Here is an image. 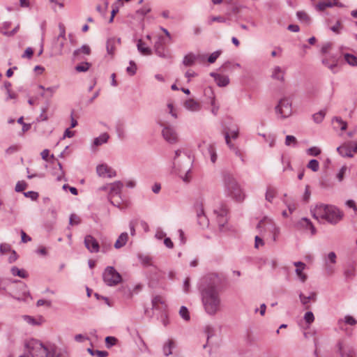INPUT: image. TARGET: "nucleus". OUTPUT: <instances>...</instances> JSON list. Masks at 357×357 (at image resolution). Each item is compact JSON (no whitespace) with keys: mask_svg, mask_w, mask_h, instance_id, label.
<instances>
[{"mask_svg":"<svg viewBox=\"0 0 357 357\" xmlns=\"http://www.w3.org/2000/svg\"><path fill=\"white\" fill-rule=\"evenodd\" d=\"M220 282L216 274L210 273L202 279L199 287L204 311L210 316L215 315L220 310L221 299L218 290Z\"/></svg>","mask_w":357,"mask_h":357,"instance_id":"1","label":"nucleus"},{"mask_svg":"<svg viewBox=\"0 0 357 357\" xmlns=\"http://www.w3.org/2000/svg\"><path fill=\"white\" fill-rule=\"evenodd\" d=\"M28 354L19 357H70L66 349L54 344L44 345L38 340H31L26 344Z\"/></svg>","mask_w":357,"mask_h":357,"instance_id":"2","label":"nucleus"},{"mask_svg":"<svg viewBox=\"0 0 357 357\" xmlns=\"http://www.w3.org/2000/svg\"><path fill=\"white\" fill-rule=\"evenodd\" d=\"M311 213L317 220H325L331 225L337 224L343 218V213L336 206L318 204L311 209Z\"/></svg>","mask_w":357,"mask_h":357,"instance_id":"3","label":"nucleus"},{"mask_svg":"<svg viewBox=\"0 0 357 357\" xmlns=\"http://www.w3.org/2000/svg\"><path fill=\"white\" fill-rule=\"evenodd\" d=\"M192 163V159L190 157L189 151L186 150L178 149L175 151V156L173 161V168L175 171H182L186 172L183 180L185 182L189 181V178L187 176L190 172V167Z\"/></svg>","mask_w":357,"mask_h":357,"instance_id":"4","label":"nucleus"},{"mask_svg":"<svg viewBox=\"0 0 357 357\" xmlns=\"http://www.w3.org/2000/svg\"><path fill=\"white\" fill-rule=\"evenodd\" d=\"M223 182L226 192L229 196L238 202L244 199L245 195L234 176L230 173H225Z\"/></svg>","mask_w":357,"mask_h":357,"instance_id":"5","label":"nucleus"},{"mask_svg":"<svg viewBox=\"0 0 357 357\" xmlns=\"http://www.w3.org/2000/svg\"><path fill=\"white\" fill-rule=\"evenodd\" d=\"M104 282L109 287H114L121 283L122 277L113 266H107L102 273Z\"/></svg>","mask_w":357,"mask_h":357,"instance_id":"6","label":"nucleus"},{"mask_svg":"<svg viewBox=\"0 0 357 357\" xmlns=\"http://www.w3.org/2000/svg\"><path fill=\"white\" fill-rule=\"evenodd\" d=\"M158 124L162 128V135L167 142L169 144L178 142V137L174 127L162 120L158 121Z\"/></svg>","mask_w":357,"mask_h":357,"instance_id":"7","label":"nucleus"},{"mask_svg":"<svg viewBox=\"0 0 357 357\" xmlns=\"http://www.w3.org/2000/svg\"><path fill=\"white\" fill-rule=\"evenodd\" d=\"M275 110L276 114L280 115L282 119L289 117L292 113L291 101L287 98H282L275 106Z\"/></svg>","mask_w":357,"mask_h":357,"instance_id":"8","label":"nucleus"},{"mask_svg":"<svg viewBox=\"0 0 357 357\" xmlns=\"http://www.w3.org/2000/svg\"><path fill=\"white\" fill-rule=\"evenodd\" d=\"M195 210L197 213L198 224L202 228L207 227L209 225V221L204 213L203 203L202 202H197L195 204Z\"/></svg>","mask_w":357,"mask_h":357,"instance_id":"9","label":"nucleus"},{"mask_svg":"<svg viewBox=\"0 0 357 357\" xmlns=\"http://www.w3.org/2000/svg\"><path fill=\"white\" fill-rule=\"evenodd\" d=\"M214 213L216 215V220L220 229H222L227 222V208L225 205H221L214 209Z\"/></svg>","mask_w":357,"mask_h":357,"instance_id":"10","label":"nucleus"},{"mask_svg":"<svg viewBox=\"0 0 357 357\" xmlns=\"http://www.w3.org/2000/svg\"><path fill=\"white\" fill-rule=\"evenodd\" d=\"M336 347L337 349V352L339 353L341 357L356 356V350L352 346H344L342 342L339 341L336 344Z\"/></svg>","mask_w":357,"mask_h":357,"instance_id":"11","label":"nucleus"},{"mask_svg":"<svg viewBox=\"0 0 357 357\" xmlns=\"http://www.w3.org/2000/svg\"><path fill=\"white\" fill-rule=\"evenodd\" d=\"M86 248L91 253L99 252L100 245L98 241L91 235H86L84 241Z\"/></svg>","mask_w":357,"mask_h":357,"instance_id":"12","label":"nucleus"},{"mask_svg":"<svg viewBox=\"0 0 357 357\" xmlns=\"http://www.w3.org/2000/svg\"><path fill=\"white\" fill-rule=\"evenodd\" d=\"M204 146L205 144H198V148L203 153V154H208L211 158V161L213 163H215L217 160V154L215 145L211 144H206V149L204 148Z\"/></svg>","mask_w":357,"mask_h":357,"instance_id":"13","label":"nucleus"},{"mask_svg":"<svg viewBox=\"0 0 357 357\" xmlns=\"http://www.w3.org/2000/svg\"><path fill=\"white\" fill-rule=\"evenodd\" d=\"M96 172L99 176L112 178L116 176V172L112 168L105 164L99 165L96 167Z\"/></svg>","mask_w":357,"mask_h":357,"instance_id":"14","label":"nucleus"},{"mask_svg":"<svg viewBox=\"0 0 357 357\" xmlns=\"http://www.w3.org/2000/svg\"><path fill=\"white\" fill-rule=\"evenodd\" d=\"M263 225H264V226L267 227L266 229L270 230L273 233V241H275L276 238L280 233V228L278 227H277L275 224H273L271 220L269 221V222H267L266 220H261L258 223L257 227L260 228L262 227Z\"/></svg>","mask_w":357,"mask_h":357,"instance_id":"15","label":"nucleus"},{"mask_svg":"<svg viewBox=\"0 0 357 357\" xmlns=\"http://www.w3.org/2000/svg\"><path fill=\"white\" fill-rule=\"evenodd\" d=\"M296 227L298 229H309L310 230L312 235H314L317 232V230L314 226L312 225V222L306 218H303L301 219L297 222Z\"/></svg>","mask_w":357,"mask_h":357,"instance_id":"16","label":"nucleus"},{"mask_svg":"<svg viewBox=\"0 0 357 357\" xmlns=\"http://www.w3.org/2000/svg\"><path fill=\"white\" fill-rule=\"evenodd\" d=\"M298 296L301 303L306 310L310 309L309 303L310 301L315 302L317 301V294L315 292H311L308 296H306L302 292H300Z\"/></svg>","mask_w":357,"mask_h":357,"instance_id":"17","label":"nucleus"},{"mask_svg":"<svg viewBox=\"0 0 357 357\" xmlns=\"http://www.w3.org/2000/svg\"><path fill=\"white\" fill-rule=\"evenodd\" d=\"M123 184L121 181H118L113 183L109 184V191L108 194V198L112 197H116L117 195H121V190Z\"/></svg>","mask_w":357,"mask_h":357,"instance_id":"18","label":"nucleus"},{"mask_svg":"<svg viewBox=\"0 0 357 357\" xmlns=\"http://www.w3.org/2000/svg\"><path fill=\"white\" fill-rule=\"evenodd\" d=\"M210 76L214 78L215 81L216 82V84L218 86L220 87L226 86L229 83V79L227 76L220 75L216 73H211Z\"/></svg>","mask_w":357,"mask_h":357,"instance_id":"19","label":"nucleus"},{"mask_svg":"<svg viewBox=\"0 0 357 357\" xmlns=\"http://www.w3.org/2000/svg\"><path fill=\"white\" fill-rule=\"evenodd\" d=\"M81 54H84L86 55H89L91 54V49L89 46L86 45H83L80 48L75 50L73 54V60H80L82 59Z\"/></svg>","mask_w":357,"mask_h":357,"instance_id":"20","label":"nucleus"},{"mask_svg":"<svg viewBox=\"0 0 357 357\" xmlns=\"http://www.w3.org/2000/svg\"><path fill=\"white\" fill-rule=\"evenodd\" d=\"M199 57H203L202 54L189 53L184 56L183 64L185 66H192Z\"/></svg>","mask_w":357,"mask_h":357,"instance_id":"21","label":"nucleus"},{"mask_svg":"<svg viewBox=\"0 0 357 357\" xmlns=\"http://www.w3.org/2000/svg\"><path fill=\"white\" fill-rule=\"evenodd\" d=\"M224 135H225L226 144L229 146V148L235 152L236 155L239 157L241 158V161L244 162L243 156V154L241 153V151L237 147H236L234 146V144L233 143H231V142L230 141L229 134L228 132H225V133H224Z\"/></svg>","mask_w":357,"mask_h":357,"instance_id":"22","label":"nucleus"},{"mask_svg":"<svg viewBox=\"0 0 357 357\" xmlns=\"http://www.w3.org/2000/svg\"><path fill=\"white\" fill-rule=\"evenodd\" d=\"M284 70H282L281 68V67L280 66H275L273 68V70H272V75H271V77L274 79H276V80H278V81H280V82H284Z\"/></svg>","mask_w":357,"mask_h":357,"instance_id":"23","label":"nucleus"},{"mask_svg":"<svg viewBox=\"0 0 357 357\" xmlns=\"http://www.w3.org/2000/svg\"><path fill=\"white\" fill-rule=\"evenodd\" d=\"M184 107L192 112L199 111L201 108L200 104L193 99H188L184 102Z\"/></svg>","mask_w":357,"mask_h":357,"instance_id":"24","label":"nucleus"},{"mask_svg":"<svg viewBox=\"0 0 357 357\" xmlns=\"http://www.w3.org/2000/svg\"><path fill=\"white\" fill-rule=\"evenodd\" d=\"M128 240V234L127 232H123L120 234L117 240L114 243V248L116 249H119L123 247Z\"/></svg>","mask_w":357,"mask_h":357,"instance_id":"25","label":"nucleus"},{"mask_svg":"<svg viewBox=\"0 0 357 357\" xmlns=\"http://www.w3.org/2000/svg\"><path fill=\"white\" fill-rule=\"evenodd\" d=\"M344 275L347 280H352L356 275V267L354 264H349L344 271Z\"/></svg>","mask_w":357,"mask_h":357,"instance_id":"26","label":"nucleus"},{"mask_svg":"<svg viewBox=\"0 0 357 357\" xmlns=\"http://www.w3.org/2000/svg\"><path fill=\"white\" fill-rule=\"evenodd\" d=\"M137 47L138 51L143 55H151L152 54L151 48L146 47L145 43L142 39L137 40Z\"/></svg>","mask_w":357,"mask_h":357,"instance_id":"27","label":"nucleus"},{"mask_svg":"<svg viewBox=\"0 0 357 357\" xmlns=\"http://www.w3.org/2000/svg\"><path fill=\"white\" fill-rule=\"evenodd\" d=\"M163 40H164L163 38L160 37L158 38V40L157 42H155V43L154 45V49H155V54L161 57L165 56L164 45H163V43L165 42Z\"/></svg>","mask_w":357,"mask_h":357,"instance_id":"28","label":"nucleus"},{"mask_svg":"<svg viewBox=\"0 0 357 357\" xmlns=\"http://www.w3.org/2000/svg\"><path fill=\"white\" fill-rule=\"evenodd\" d=\"M337 151L343 157H353V153H351V148L348 146L347 144L337 147Z\"/></svg>","mask_w":357,"mask_h":357,"instance_id":"29","label":"nucleus"},{"mask_svg":"<svg viewBox=\"0 0 357 357\" xmlns=\"http://www.w3.org/2000/svg\"><path fill=\"white\" fill-rule=\"evenodd\" d=\"M109 135L107 132L102 133L99 137L93 139V146H99L107 142Z\"/></svg>","mask_w":357,"mask_h":357,"instance_id":"30","label":"nucleus"},{"mask_svg":"<svg viewBox=\"0 0 357 357\" xmlns=\"http://www.w3.org/2000/svg\"><path fill=\"white\" fill-rule=\"evenodd\" d=\"M22 318L27 324L31 326H40L43 323V318L41 317L36 319L29 315H24Z\"/></svg>","mask_w":357,"mask_h":357,"instance_id":"31","label":"nucleus"},{"mask_svg":"<svg viewBox=\"0 0 357 357\" xmlns=\"http://www.w3.org/2000/svg\"><path fill=\"white\" fill-rule=\"evenodd\" d=\"M115 46H116V38H111L107 40L106 49H107V52L108 54H109L111 56L114 55V52H115Z\"/></svg>","mask_w":357,"mask_h":357,"instance_id":"32","label":"nucleus"},{"mask_svg":"<svg viewBox=\"0 0 357 357\" xmlns=\"http://www.w3.org/2000/svg\"><path fill=\"white\" fill-rule=\"evenodd\" d=\"M331 7H333V1H326V0H324L323 1L318 2L315 5V9L317 11H324L327 8H331Z\"/></svg>","mask_w":357,"mask_h":357,"instance_id":"33","label":"nucleus"},{"mask_svg":"<svg viewBox=\"0 0 357 357\" xmlns=\"http://www.w3.org/2000/svg\"><path fill=\"white\" fill-rule=\"evenodd\" d=\"M174 342L172 340H169L163 346V354L165 356H168L172 354V349L174 347Z\"/></svg>","mask_w":357,"mask_h":357,"instance_id":"34","label":"nucleus"},{"mask_svg":"<svg viewBox=\"0 0 357 357\" xmlns=\"http://www.w3.org/2000/svg\"><path fill=\"white\" fill-rule=\"evenodd\" d=\"M234 67L240 68L241 65L238 63L233 64L230 61H226L221 66L220 70H221L222 72H225L231 70Z\"/></svg>","mask_w":357,"mask_h":357,"instance_id":"35","label":"nucleus"},{"mask_svg":"<svg viewBox=\"0 0 357 357\" xmlns=\"http://www.w3.org/2000/svg\"><path fill=\"white\" fill-rule=\"evenodd\" d=\"M298 19L306 24H309L310 22V18L309 15L304 11H298L296 13Z\"/></svg>","mask_w":357,"mask_h":357,"instance_id":"36","label":"nucleus"},{"mask_svg":"<svg viewBox=\"0 0 357 357\" xmlns=\"http://www.w3.org/2000/svg\"><path fill=\"white\" fill-rule=\"evenodd\" d=\"M11 273L15 276H19L21 278H26L27 274L24 270H20L16 266H13L10 269Z\"/></svg>","mask_w":357,"mask_h":357,"instance_id":"37","label":"nucleus"},{"mask_svg":"<svg viewBox=\"0 0 357 357\" xmlns=\"http://www.w3.org/2000/svg\"><path fill=\"white\" fill-rule=\"evenodd\" d=\"M275 195H276V190L272 187H268L266 190V195H265L266 200L269 202H272V201H273V198L275 197Z\"/></svg>","mask_w":357,"mask_h":357,"instance_id":"38","label":"nucleus"},{"mask_svg":"<svg viewBox=\"0 0 357 357\" xmlns=\"http://www.w3.org/2000/svg\"><path fill=\"white\" fill-rule=\"evenodd\" d=\"M110 203L118 208H121L123 204V199L121 198V195H117L116 197H112L109 198Z\"/></svg>","mask_w":357,"mask_h":357,"instance_id":"39","label":"nucleus"},{"mask_svg":"<svg viewBox=\"0 0 357 357\" xmlns=\"http://www.w3.org/2000/svg\"><path fill=\"white\" fill-rule=\"evenodd\" d=\"M344 59L350 66H357V57L353 54L346 53L344 54Z\"/></svg>","mask_w":357,"mask_h":357,"instance_id":"40","label":"nucleus"},{"mask_svg":"<svg viewBox=\"0 0 357 357\" xmlns=\"http://www.w3.org/2000/svg\"><path fill=\"white\" fill-rule=\"evenodd\" d=\"M87 351L91 356H96L97 357H107L108 356V352L106 351L93 350L91 348H89L87 349Z\"/></svg>","mask_w":357,"mask_h":357,"instance_id":"41","label":"nucleus"},{"mask_svg":"<svg viewBox=\"0 0 357 357\" xmlns=\"http://www.w3.org/2000/svg\"><path fill=\"white\" fill-rule=\"evenodd\" d=\"M325 115H326V111L321 110L319 112L313 114L312 118L315 123H319L323 121Z\"/></svg>","mask_w":357,"mask_h":357,"instance_id":"42","label":"nucleus"},{"mask_svg":"<svg viewBox=\"0 0 357 357\" xmlns=\"http://www.w3.org/2000/svg\"><path fill=\"white\" fill-rule=\"evenodd\" d=\"M307 167L312 170L313 172H317L319 169V163L318 160L312 159L309 161Z\"/></svg>","mask_w":357,"mask_h":357,"instance_id":"43","label":"nucleus"},{"mask_svg":"<svg viewBox=\"0 0 357 357\" xmlns=\"http://www.w3.org/2000/svg\"><path fill=\"white\" fill-rule=\"evenodd\" d=\"M57 88L58 86H56L46 88L45 93H42L41 96L50 98L55 93Z\"/></svg>","mask_w":357,"mask_h":357,"instance_id":"44","label":"nucleus"},{"mask_svg":"<svg viewBox=\"0 0 357 357\" xmlns=\"http://www.w3.org/2000/svg\"><path fill=\"white\" fill-rule=\"evenodd\" d=\"M91 66V64L88 62H83L75 67V70L77 72H86L89 67Z\"/></svg>","mask_w":357,"mask_h":357,"instance_id":"45","label":"nucleus"},{"mask_svg":"<svg viewBox=\"0 0 357 357\" xmlns=\"http://www.w3.org/2000/svg\"><path fill=\"white\" fill-rule=\"evenodd\" d=\"M66 40V38H61L59 41H57L56 38L55 39V45L58 47L59 55L63 54V49L64 47Z\"/></svg>","mask_w":357,"mask_h":357,"instance_id":"46","label":"nucleus"},{"mask_svg":"<svg viewBox=\"0 0 357 357\" xmlns=\"http://www.w3.org/2000/svg\"><path fill=\"white\" fill-rule=\"evenodd\" d=\"M180 316L185 321L190 320V314L188 310L186 307L182 306L179 310Z\"/></svg>","mask_w":357,"mask_h":357,"instance_id":"47","label":"nucleus"},{"mask_svg":"<svg viewBox=\"0 0 357 357\" xmlns=\"http://www.w3.org/2000/svg\"><path fill=\"white\" fill-rule=\"evenodd\" d=\"M136 71H137V66H136L135 63L133 61H130V66L127 67L126 72L130 76H133L134 75H135Z\"/></svg>","mask_w":357,"mask_h":357,"instance_id":"48","label":"nucleus"},{"mask_svg":"<svg viewBox=\"0 0 357 357\" xmlns=\"http://www.w3.org/2000/svg\"><path fill=\"white\" fill-rule=\"evenodd\" d=\"M285 144L287 146H296L297 144L296 138L293 135H287L285 138Z\"/></svg>","mask_w":357,"mask_h":357,"instance_id":"49","label":"nucleus"},{"mask_svg":"<svg viewBox=\"0 0 357 357\" xmlns=\"http://www.w3.org/2000/svg\"><path fill=\"white\" fill-rule=\"evenodd\" d=\"M221 53H222L221 50H217V51L213 52L212 54H211L209 55V56L208 58V61L210 63H213L217 60V59L220 56Z\"/></svg>","mask_w":357,"mask_h":357,"instance_id":"50","label":"nucleus"},{"mask_svg":"<svg viewBox=\"0 0 357 357\" xmlns=\"http://www.w3.org/2000/svg\"><path fill=\"white\" fill-rule=\"evenodd\" d=\"M304 268H296L295 272L302 282H305L307 280V275L303 273Z\"/></svg>","mask_w":357,"mask_h":357,"instance_id":"51","label":"nucleus"},{"mask_svg":"<svg viewBox=\"0 0 357 357\" xmlns=\"http://www.w3.org/2000/svg\"><path fill=\"white\" fill-rule=\"evenodd\" d=\"M117 342V339L114 337L107 336L105 338V344L107 348H110L115 345Z\"/></svg>","mask_w":357,"mask_h":357,"instance_id":"52","label":"nucleus"},{"mask_svg":"<svg viewBox=\"0 0 357 357\" xmlns=\"http://www.w3.org/2000/svg\"><path fill=\"white\" fill-rule=\"evenodd\" d=\"M139 259H140V261L144 265V266H152V262H151V257L148 256V255H140L139 256Z\"/></svg>","mask_w":357,"mask_h":357,"instance_id":"53","label":"nucleus"},{"mask_svg":"<svg viewBox=\"0 0 357 357\" xmlns=\"http://www.w3.org/2000/svg\"><path fill=\"white\" fill-rule=\"evenodd\" d=\"M27 188V183L24 181H18L15 185V190L16 192H22Z\"/></svg>","mask_w":357,"mask_h":357,"instance_id":"54","label":"nucleus"},{"mask_svg":"<svg viewBox=\"0 0 357 357\" xmlns=\"http://www.w3.org/2000/svg\"><path fill=\"white\" fill-rule=\"evenodd\" d=\"M304 319L306 323L310 324L314 321V316L311 311H309L305 314Z\"/></svg>","mask_w":357,"mask_h":357,"instance_id":"55","label":"nucleus"},{"mask_svg":"<svg viewBox=\"0 0 357 357\" xmlns=\"http://www.w3.org/2000/svg\"><path fill=\"white\" fill-rule=\"evenodd\" d=\"M342 28V23L340 20H337L335 23V24L330 28V29L337 33L339 34L340 33V30Z\"/></svg>","mask_w":357,"mask_h":357,"instance_id":"56","label":"nucleus"},{"mask_svg":"<svg viewBox=\"0 0 357 357\" xmlns=\"http://www.w3.org/2000/svg\"><path fill=\"white\" fill-rule=\"evenodd\" d=\"M307 153L310 155L317 156L320 154L321 150L315 146L311 147L307 150Z\"/></svg>","mask_w":357,"mask_h":357,"instance_id":"57","label":"nucleus"},{"mask_svg":"<svg viewBox=\"0 0 357 357\" xmlns=\"http://www.w3.org/2000/svg\"><path fill=\"white\" fill-rule=\"evenodd\" d=\"M333 121L337 122L340 125V126H341L340 129L342 130H345L347 129V122L344 121L340 117L335 116L333 119Z\"/></svg>","mask_w":357,"mask_h":357,"instance_id":"58","label":"nucleus"},{"mask_svg":"<svg viewBox=\"0 0 357 357\" xmlns=\"http://www.w3.org/2000/svg\"><path fill=\"white\" fill-rule=\"evenodd\" d=\"M59 29L60 33H59V36L56 37L57 41H59L61 38H66V29H65L64 25L63 24H59Z\"/></svg>","mask_w":357,"mask_h":357,"instance_id":"59","label":"nucleus"},{"mask_svg":"<svg viewBox=\"0 0 357 357\" xmlns=\"http://www.w3.org/2000/svg\"><path fill=\"white\" fill-rule=\"evenodd\" d=\"M336 254L334 252H331L328 254L325 261H328L330 264H335L336 263Z\"/></svg>","mask_w":357,"mask_h":357,"instance_id":"60","label":"nucleus"},{"mask_svg":"<svg viewBox=\"0 0 357 357\" xmlns=\"http://www.w3.org/2000/svg\"><path fill=\"white\" fill-rule=\"evenodd\" d=\"M69 223L71 225H77L80 223V218L75 214H72L70 217Z\"/></svg>","mask_w":357,"mask_h":357,"instance_id":"61","label":"nucleus"},{"mask_svg":"<svg viewBox=\"0 0 357 357\" xmlns=\"http://www.w3.org/2000/svg\"><path fill=\"white\" fill-rule=\"evenodd\" d=\"M11 250V247L9 244L7 243H1L0 244V253L1 255H4Z\"/></svg>","mask_w":357,"mask_h":357,"instance_id":"62","label":"nucleus"},{"mask_svg":"<svg viewBox=\"0 0 357 357\" xmlns=\"http://www.w3.org/2000/svg\"><path fill=\"white\" fill-rule=\"evenodd\" d=\"M11 281L8 279L0 278V291H6V287Z\"/></svg>","mask_w":357,"mask_h":357,"instance_id":"63","label":"nucleus"},{"mask_svg":"<svg viewBox=\"0 0 357 357\" xmlns=\"http://www.w3.org/2000/svg\"><path fill=\"white\" fill-rule=\"evenodd\" d=\"M24 195L26 197L30 198L31 200H36L38 197V193L34 191H28L24 192Z\"/></svg>","mask_w":357,"mask_h":357,"instance_id":"64","label":"nucleus"}]
</instances>
